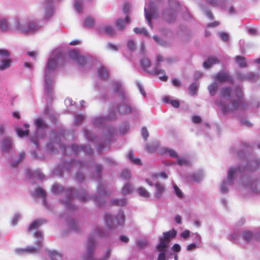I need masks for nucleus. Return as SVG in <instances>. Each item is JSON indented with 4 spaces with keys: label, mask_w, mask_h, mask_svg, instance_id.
I'll return each instance as SVG.
<instances>
[{
    "label": "nucleus",
    "mask_w": 260,
    "mask_h": 260,
    "mask_svg": "<svg viewBox=\"0 0 260 260\" xmlns=\"http://www.w3.org/2000/svg\"><path fill=\"white\" fill-rule=\"evenodd\" d=\"M234 93L236 99H233L231 102V106L221 105L222 110L223 113H228L235 111L243 105V93L241 89L236 87L234 90Z\"/></svg>",
    "instance_id": "f257e3e1"
},
{
    "label": "nucleus",
    "mask_w": 260,
    "mask_h": 260,
    "mask_svg": "<svg viewBox=\"0 0 260 260\" xmlns=\"http://www.w3.org/2000/svg\"><path fill=\"white\" fill-rule=\"evenodd\" d=\"M57 67V61L54 58H50L48 59L45 73V88L47 94L49 95L52 92V81H51V71L55 70Z\"/></svg>",
    "instance_id": "f03ea898"
},
{
    "label": "nucleus",
    "mask_w": 260,
    "mask_h": 260,
    "mask_svg": "<svg viewBox=\"0 0 260 260\" xmlns=\"http://www.w3.org/2000/svg\"><path fill=\"white\" fill-rule=\"evenodd\" d=\"M105 221L110 229L122 226L125 222V215L121 211H119L117 216L114 218L112 217L110 214H106L105 216Z\"/></svg>",
    "instance_id": "7ed1b4c3"
},
{
    "label": "nucleus",
    "mask_w": 260,
    "mask_h": 260,
    "mask_svg": "<svg viewBox=\"0 0 260 260\" xmlns=\"http://www.w3.org/2000/svg\"><path fill=\"white\" fill-rule=\"evenodd\" d=\"M141 65L144 71L152 75H159L160 74L164 75L159 77V79L163 81L168 80V77L165 75V71L160 69H157V66L155 67L152 70H150L149 68L151 66L150 60L147 58H144L141 60Z\"/></svg>",
    "instance_id": "20e7f679"
},
{
    "label": "nucleus",
    "mask_w": 260,
    "mask_h": 260,
    "mask_svg": "<svg viewBox=\"0 0 260 260\" xmlns=\"http://www.w3.org/2000/svg\"><path fill=\"white\" fill-rule=\"evenodd\" d=\"M9 56L10 53L7 50L0 49V70H5L10 67L12 60L9 58Z\"/></svg>",
    "instance_id": "39448f33"
},
{
    "label": "nucleus",
    "mask_w": 260,
    "mask_h": 260,
    "mask_svg": "<svg viewBox=\"0 0 260 260\" xmlns=\"http://www.w3.org/2000/svg\"><path fill=\"white\" fill-rule=\"evenodd\" d=\"M15 28L23 34H27L36 30V25L34 23H29L27 25L24 26L21 24L19 19L15 20Z\"/></svg>",
    "instance_id": "423d86ee"
},
{
    "label": "nucleus",
    "mask_w": 260,
    "mask_h": 260,
    "mask_svg": "<svg viewBox=\"0 0 260 260\" xmlns=\"http://www.w3.org/2000/svg\"><path fill=\"white\" fill-rule=\"evenodd\" d=\"M213 78L217 81H219L221 83L228 82L230 83L233 84L234 82V80L231 76L226 72L224 71H220L214 75L213 76Z\"/></svg>",
    "instance_id": "0eeeda50"
},
{
    "label": "nucleus",
    "mask_w": 260,
    "mask_h": 260,
    "mask_svg": "<svg viewBox=\"0 0 260 260\" xmlns=\"http://www.w3.org/2000/svg\"><path fill=\"white\" fill-rule=\"evenodd\" d=\"M95 249V242L93 238L89 237L87 242V251L85 257L86 259L94 260L93 254Z\"/></svg>",
    "instance_id": "6e6552de"
},
{
    "label": "nucleus",
    "mask_w": 260,
    "mask_h": 260,
    "mask_svg": "<svg viewBox=\"0 0 260 260\" xmlns=\"http://www.w3.org/2000/svg\"><path fill=\"white\" fill-rule=\"evenodd\" d=\"M2 151L4 153H9L13 149V143L10 137L5 138L2 142Z\"/></svg>",
    "instance_id": "1a4fd4ad"
},
{
    "label": "nucleus",
    "mask_w": 260,
    "mask_h": 260,
    "mask_svg": "<svg viewBox=\"0 0 260 260\" xmlns=\"http://www.w3.org/2000/svg\"><path fill=\"white\" fill-rule=\"evenodd\" d=\"M72 148L76 154H77L81 151H82L88 154H90L92 152V148L86 146H79L76 144H73L72 146Z\"/></svg>",
    "instance_id": "9d476101"
},
{
    "label": "nucleus",
    "mask_w": 260,
    "mask_h": 260,
    "mask_svg": "<svg viewBox=\"0 0 260 260\" xmlns=\"http://www.w3.org/2000/svg\"><path fill=\"white\" fill-rule=\"evenodd\" d=\"M154 186L156 189L154 194V197L157 199H160L165 191V187L160 183H156Z\"/></svg>",
    "instance_id": "9b49d317"
},
{
    "label": "nucleus",
    "mask_w": 260,
    "mask_h": 260,
    "mask_svg": "<svg viewBox=\"0 0 260 260\" xmlns=\"http://www.w3.org/2000/svg\"><path fill=\"white\" fill-rule=\"evenodd\" d=\"M233 93V91L231 87H224L221 89L220 96L224 99L228 100L232 97Z\"/></svg>",
    "instance_id": "f8f14e48"
},
{
    "label": "nucleus",
    "mask_w": 260,
    "mask_h": 260,
    "mask_svg": "<svg viewBox=\"0 0 260 260\" xmlns=\"http://www.w3.org/2000/svg\"><path fill=\"white\" fill-rule=\"evenodd\" d=\"M45 222V220L41 219H38L34 220L28 226L27 231L30 232L38 229Z\"/></svg>",
    "instance_id": "ddd939ff"
},
{
    "label": "nucleus",
    "mask_w": 260,
    "mask_h": 260,
    "mask_svg": "<svg viewBox=\"0 0 260 260\" xmlns=\"http://www.w3.org/2000/svg\"><path fill=\"white\" fill-rule=\"evenodd\" d=\"M119 112L123 114H130L132 111L131 106L127 103H124L120 106L119 108Z\"/></svg>",
    "instance_id": "4468645a"
},
{
    "label": "nucleus",
    "mask_w": 260,
    "mask_h": 260,
    "mask_svg": "<svg viewBox=\"0 0 260 260\" xmlns=\"http://www.w3.org/2000/svg\"><path fill=\"white\" fill-rule=\"evenodd\" d=\"M176 231L174 229H173L171 231L164 233V237L161 238L164 239V240L166 241L167 243H169L170 239L175 238L176 236Z\"/></svg>",
    "instance_id": "2eb2a0df"
},
{
    "label": "nucleus",
    "mask_w": 260,
    "mask_h": 260,
    "mask_svg": "<svg viewBox=\"0 0 260 260\" xmlns=\"http://www.w3.org/2000/svg\"><path fill=\"white\" fill-rule=\"evenodd\" d=\"M219 62V61L217 57L211 56L209 57L207 60L204 62L203 66L205 68H209L212 64L218 63Z\"/></svg>",
    "instance_id": "dca6fc26"
},
{
    "label": "nucleus",
    "mask_w": 260,
    "mask_h": 260,
    "mask_svg": "<svg viewBox=\"0 0 260 260\" xmlns=\"http://www.w3.org/2000/svg\"><path fill=\"white\" fill-rule=\"evenodd\" d=\"M168 244L169 243H167V242L164 240V239L160 238L159 243L156 246V249L160 252H166Z\"/></svg>",
    "instance_id": "f3484780"
},
{
    "label": "nucleus",
    "mask_w": 260,
    "mask_h": 260,
    "mask_svg": "<svg viewBox=\"0 0 260 260\" xmlns=\"http://www.w3.org/2000/svg\"><path fill=\"white\" fill-rule=\"evenodd\" d=\"M165 20L169 22L172 23L176 19V15L174 12H165L164 14Z\"/></svg>",
    "instance_id": "a211bd4d"
},
{
    "label": "nucleus",
    "mask_w": 260,
    "mask_h": 260,
    "mask_svg": "<svg viewBox=\"0 0 260 260\" xmlns=\"http://www.w3.org/2000/svg\"><path fill=\"white\" fill-rule=\"evenodd\" d=\"M100 33H105L106 35L109 36H114L116 35V33L111 26L107 25L105 26L102 29H100Z\"/></svg>",
    "instance_id": "6ab92c4d"
},
{
    "label": "nucleus",
    "mask_w": 260,
    "mask_h": 260,
    "mask_svg": "<svg viewBox=\"0 0 260 260\" xmlns=\"http://www.w3.org/2000/svg\"><path fill=\"white\" fill-rule=\"evenodd\" d=\"M0 28L3 31H7L10 29L8 21L5 18L0 19Z\"/></svg>",
    "instance_id": "aec40b11"
},
{
    "label": "nucleus",
    "mask_w": 260,
    "mask_h": 260,
    "mask_svg": "<svg viewBox=\"0 0 260 260\" xmlns=\"http://www.w3.org/2000/svg\"><path fill=\"white\" fill-rule=\"evenodd\" d=\"M235 60L240 68H245L246 67L247 63L245 61L246 58L245 57L238 55L235 57Z\"/></svg>",
    "instance_id": "412c9836"
},
{
    "label": "nucleus",
    "mask_w": 260,
    "mask_h": 260,
    "mask_svg": "<svg viewBox=\"0 0 260 260\" xmlns=\"http://www.w3.org/2000/svg\"><path fill=\"white\" fill-rule=\"evenodd\" d=\"M218 87V85L215 82H213L208 86V90L211 95L213 96L216 93Z\"/></svg>",
    "instance_id": "4be33fe9"
},
{
    "label": "nucleus",
    "mask_w": 260,
    "mask_h": 260,
    "mask_svg": "<svg viewBox=\"0 0 260 260\" xmlns=\"http://www.w3.org/2000/svg\"><path fill=\"white\" fill-rule=\"evenodd\" d=\"M127 157L135 165H140L141 160L138 158H135L134 157V153L133 151H130L127 154Z\"/></svg>",
    "instance_id": "5701e85b"
},
{
    "label": "nucleus",
    "mask_w": 260,
    "mask_h": 260,
    "mask_svg": "<svg viewBox=\"0 0 260 260\" xmlns=\"http://www.w3.org/2000/svg\"><path fill=\"white\" fill-rule=\"evenodd\" d=\"M242 237L244 240L249 241L251 239H253V234L250 231H245L242 233Z\"/></svg>",
    "instance_id": "b1692460"
},
{
    "label": "nucleus",
    "mask_w": 260,
    "mask_h": 260,
    "mask_svg": "<svg viewBox=\"0 0 260 260\" xmlns=\"http://www.w3.org/2000/svg\"><path fill=\"white\" fill-rule=\"evenodd\" d=\"M138 192L141 196L144 198H148L150 197V193L145 188L143 187H140L138 188Z\"/></svg>",
    "instance_id": "393cba45"
},
{
    "label": "nucleus",
    "mask_w": 260,
    "mask_h": 260,
    "mask_svg": "<svg viewBox=\"0 0 260 260\" xmlns=\"http://www.w3.org/2000/svg\"><path fill=\"white\" fill-rule=\"evenodd\" d=\"M99 76L103 79H105L108 77V72L106 68L104 67H100L98 70Z\"/></svg>",
    "instance_id": "a878e982"
},
{
    "label": "nucleus",
    "mask_w": 260,
    "mask_h": 260,
    "mask_svg": "<svg viewBox=\"0 0 260 260\" xmlns=\"http://www.w3.org/2000/svg\"><path fill=\"white\" fill-rule=\"evenodd\" d=\"M202 177L203 175L201 173H196L191 175V178L193 181L198 182L202 180Z\"/></svg>",
    "instance_id": "bb28decb"
},
{
    "label": "nucleus",
    "mask_w": 260,
    "mask_h": 260,
    "mask_svg": "<svg viewBox=\"0 0 260 260\" xmlns=\"http://www.w3.org/2000/svg\"><path fill=\"white\" fill-rule=\"evenodd\" d=\"M69 55L71 58L76 60L77 61V59L80 56V54L78 51L74 50H71L69 52Z\"/></svg>",
    "instance_id": "cd10ccee"
},
{
    "label": "nucleus",
    "mask_w": 260,
    "mask_h": 260,
    "mask_svg": "<svg viewBox=\"0 0 260 260\" xmlns=\"http://www.w3.org/2000/svg\"><path fill=\"white\" fill-rule=\"evenodd\" d=\"M49 254L52 260L61 259V255L56 251H49Z\"/></svg>",
    "instance_id": "c85d7f7f"
},
{
    "label": "nucleus",
    "mask_w": 260,
    "mask_h": 260,
    "mask_svg": "<svg viewBox=\"0 0 260 260\" xmlns=\"http://www.w3.org/2000/svg\"><path fill=\"white\" fill-rule=\"evenodd\" d=\"M236 169L235 168H231L228 171V181L232 182L233 176L235 173Z\"/></svg>",
    "instance_id": "c756f323"
},
{
    "label": "nucleus",
    "mask_w": 260,
    "mask_h": 260,
    "mask_svg": "<svg viewBox=\"0 0 260 260\" xmlns=\"http://www.w3.org/2000/svg\"><path fill=\"white\" fill-rule=\"evenodd\" d=\"M94 24V20L91 17H87L84 22V25L86 26H92Z\"/></svg>",
    "instance_id": "7c9ffc66"
},
{
    "label": "nucleus",
    "mask_w": 260,
    "mask_h": 260,
    "mask_svg": "<svg viewBox=\"0 0 260 260\" xmlns=\"http://www.w3.org/2000/svg\"><path fill=\"white\" fill-rule=\"evenodd\" d=\"M116 25L119 29L122 30L125 27L124 21L121 19H119L117 20Z\"/></svg>",
    "instance_id": "2f4dec72"
},
{
    "label": "nucleus",
    "mask_w": 260,
    "mask_h": 260,
    "mask_svg": "<svg viewBox=\"0 0 260 260\" xmlns=\"http://www.w3.org/2000/svg\"><path fill=\"white\" fill-rule=\"evenodd\" d=\"M197 90V86L196 84L193 83L190 85L188 88L189 93L191 95H194L196 94V92Z\"/></svg>",
    "instance_id": "473e14b6"
},
{
    "label": "nucleus",
    "mask_w": 260,
    "mask_h": 260,
    "mask_svg": "<svg viewBox=\"0 0 260 260\" xmlns=\"http://www.w3.org/2000/svg\"><path fill=\"white\" fill-rule=\"evenodd\" d=\"M134 31L136 34H144L148 36V32L144 28L136 27L134 28Z\"/></svg>",
    "instance_id": "72a5a7b5"
},
{
    "label": "nucleus",
    "mask_w": 260,
    "mask_h": 260,
    "mask_svg": "<svg viewBox=\"0 0 260 260\" xmlns=\"http://www.w3.org/2000/svg\"><path fill=\"white\" fill-rule=\"evenodd\" d=\"M122 193L124 195H127L130 193L132 191V188L129 184H126L122 189Z\"/></svg>",
    "instance_id": "f704fd0d"
},
{
    "label": "nucleus",
    "mask_w": 260,
    "mask_h": 260,
    "mask_svg": "<svg viewBox=\"0 0 260 260\" xmlns=\"http://www.w3.org/2000/svg\"><path fill=\"white\" fill-rule=\"evenodd\" d=\"M112 203L114 205L124 206L126 205V201L124 199L114 200Z\"/></svg>",
    "instance_id": "c9c22d12"
},
{
    "label": "nucleus",
    "mask_w": 260,
    "mask_h": 260,
    "mask_svg": "<svg viewBox=\"0 0 260 260\" xmlns=\"http://www.w3.org/2000/svg\"><path fill=\"white\" fill-rule=\"evenodd\" d=\"M121 177L125 179H128L131 177V174L128 170H124L121 174Z\"/></svg>",
    "instance_id": "e433bc0d"
},
{
    "label": "nucleus",
    "mask_w": 260,
    "mask_h": 260,
    "mask_svg": "<svg viewBox=\"0 0 260 260\" xmlns=\"http://www.w3.org/2000/svg\"><path fill=\"white\" fill-rule=\"evenodd\" d=\"M35 124L37 128H42L44 126L43 120L40 118L37 119L35 120Z\"/></svg>",
    "instance_id": "4c0bfd02"
},
{
    "label": "nucleus",
    "mask_w": 260,
    "mask_h": 260,
    "mask_svg": "<svg viewBox=\"0 0 260 260\" xmlns=\"http://www.w3.org/2000/svg\"><path fill=\"white\" fill-rule=\"evenodd\" d=\"M17 132L18 135L19 137H22L28 135L29 131L28 130L24 131L21 128H18L17 129Z\"/></svg>",
    "instance_id": "58836bf2"
},
{
    "label": "nucleus",
    "mask_w": 260,
    "mask_h": 260,
    "mask_svg": "<svg viewBox=\"0 0 260 260\" xmlns=\"http://www.w3.org/2000/svg\"><path fill=\"white\" fill-rule=\"evenodd\" d=\"M173 187L175 190V193L176 194V196L179 198H181L183 197V193L181 190L179 189V188L176 185H174L173 186Z\"/></svg>",
    "instance_id": "ea45409f"
},
{
    "label": "nucleus",
    "mask_w": 260,
    "mask_h": 260,
    "mask_svg": "<svg viewBox=\"0 0 260 260\" xmlns=\"http://www.w3.org/2000/svg\"><path fill=\"white\" fill-rule=\"evenodd\" d=\"M23 251L30 253H34L37 252L38 250L34 247L29 246L26 247L25 249L23 250Z\"/></svg>",
    "instance_id": "a19ab883"
},
{
    "label": "nucleus",
    "mask_w": 260,
    "mask_h": 260,
    "mask_svg": "<svg viewBox=\"0 0 260 260\" xmlns=\"http://www.w3.org/2000/svg\"><path fill=\"white\" fill-rule=\"evenodd\" d=\"M77 61L79 64L83 65L86 63V59L85 57L80 55L79 57L77 60Z\"/></svg>",
    "instance_id": "79ce46f5"
},
{
    "label": "nucleus",
    "mask_w": 260,
    "mask_h": 260,
    "mask_svg": "<svg viewBox=\"0 0 260 260\" xmlns=\"http://www.w3.org/2000/svg\"><path fill=\"white\" fill-rule=\"evenodd\" d=\"M220 37L223 41L228 42L229 40V35L225 32H220Z\"/></svg>",
    "instance_id": "37998d69"
},
{
    "label": "nucleus",
    "mask_w": 260,
    "mask_h": 260,
    "mask_svg": "<svg viewBox=\"0 0 260 260\" xmlns=\"http://www.w3.org/2000/svg\"><path fill=\"white\" fill-rule=\"evenodd\" d=\"M142 135L144 139L146 141L149 136V133L146 127H143L142 129Z\"/></svg>",
    "instance_id": "c03bdc74"
},
{
    "label": "nucleus",
    "mask_w": 260,
    "mask_h": 260,
    "mask_svg": "<svg viewBox=\"0 0 260 260\" xmlns=\"http://www.w3.org/2000/svg\"><path fill=\"white\" fill-rule=\"evenodd\" d=\"M180 236L182 238L186 239L190 236V231L188 230H186L180 234Z\"/></svg>",
    "instance_id": "a18cd8bd"
},
{
    "label": "nucleus",
    "mask_w": 260,
    "mask_h": 260,
    "mask_svg": "<svg viewBox=\"0 0 260 260\" xmlns=\"http://www.w3.org/2000/svg\"><path fill=\"white\" fill-rule=\"evenodd\" d=\"M145 17L147 21H148L149 25L151 26V15L148 13L147 12L146 9H145Z\"/></svg>",
    "instance_id": "49530a36"
},
{
    "label": "nucleus",
    "mask_w": 260,
    "mask_h": 260,
    "mask_svg": "<svg viewBox=\"0 0 260 260\" xmlns=\"http://www.w3.org/2000/svg\"><path fill=\"white\" fill-rule=\"evenodd\" d=\"M85 136L86 137V138L89 140V141H92L94 140V137H93V136H92V134L88 131H85Z\"/></svg>",
    "instance_id": "de8ad7c7"
},
{
    "label": "nucleus",
    "mask_w": 260,
    "mask_h": 260,
    "mask_svg": "<svg viewBox=\"0 0 260 260\" xmlns=\"http://www.w3.org/2000/svg\"><path fill=\"white\" fill-rule=\"evenodd\" d=\"M84 119V117L82 115H78L75 117V120L77 124L80 123Z\"/></svg>",
    "instance_id": "09e8293b"
},
{
    "label": "nucleus",
    "mask_w": 260,
    "mask_h": 260,
    "mask_svg": "<svg viewBox=\"0 0 260 260\" xmlns=\"http://www.w3.org/2000/svg\"><path fill=\"white\" fill-rule=\"evenodd\" d=\"M127 46L131 50H134L135 49V44L133 40H129L127 43Z\"/></svg>",
    "instance_id": "8fccbe9b"
},
{
    "label": "nucleus",
    "mask_w": 260,
    "mask_h": 260,
    "mask_svg": "<svg viewBox=\"0 0 260 260\" xmlns=\"http://www.w3.org/2000/svg\"><path fill=\"white\" fill-rule=\"evenodd\" d=\"M167 152L168 153L169 155L172 157L177 158V155L175 151L172 149H168Z\"/></svg>",
    "instance_id": "3c124183"
},
{
    "label": "nucleus",
    "mask_w": 260,
    "mask_h": 260,
    "mask_svg": "<svg viewBox=\"0 0 260 260\" xmlns=\"http://www.w3.org/2000/svg\"><path fill=\"white\" fill-rule=\"evenodd\" d=\"M104 119L102 117H99L94 119L93 123L95 125H98L103 122Z\"/></svg>",
    "instance_id": "603ef678"
},
{
    "label": "nucleus",
    "mask_w": 260,
    "mask_h": 260,
    "mask_svg": "<svg viewBox=\"0 0 260 260\" xmlns=\"http://www.w3.org/2000/svg\"><path fill=\"white\" fill-rule=\"evenodd\" d=\"M177 162L180 166L187 165L188 164L187 160L180 158H178Z\"/></svg>",
    "instance_id": "864d4df0"
},
{
    "label": "nucleus",
    "mask_w": 260,
    "mask_h": 260,
    "mask_svg": "<svg viewBox=\"0 0 260 260\" xmlns=\"http://www.w3.org/2000/svg\"><path fill=\"white\" fill-rule=\"evenodd\" d=\"M25 152H21L20 153H19V160H18V161L17 162V163L15 165H14L13 164L12 166H13V167H16L17 165V164L19 163V161H20L21 160L23 159L24 158V157H25Z\"/></svg>",
    "instance_id": "5fc2aeb1"
},
{
    "label": "nucleus",
    "mask_w": 260,
    "mask_h": 260,
    "mask_svg": "<svg viewBox=\"0 0 260 260\" xmlns=\"http://www.w3.org/2000/svg\"><path fill=\"white\" fill-rule=\"evenodd\" d=\"M37 193L39 196H41L42 198H45V193L43 189L41 188H38L37 189Z\"/></svg>",
    "instance_id": "6e6d98bb"
},
{
    "label": "nucleus",
    "mask_w": 260,
    "mask_h": 260,
    "mask_svg": "<svg viewBox=\"0 0 260 260\" xmlns=\"http://www.w3.org/2000/svg\"><path fill=\"white\" fill-rule=\"evenodd\" d=\"M192 121L194 123H200L201 121V118L199 116H194L192 118Z\"/></svg>",
    "instance_id": "4d7b16f0"
},
{
    "label": "nucleus",
    "mask_w": 260,
    "mask_h": 260,
    "mask_svg": "<svg viewBox=\"0 0 260 260\" xmlns=\"http://www.w3.org/2000/svg\"><path fill=\"white\" fill-rule=\"evenodd\" d=\"M129 5L128 3H125L123 8V11L125 14H128L129 11Z\"/></svg>",
    "instance_id": "13d9d810"
},
{
    "label": "nucleus",
    "mask_w": 260,
    "mask_h": 260,
    "mask_svg": "<svg viewBox=\"0 0 260 260\" xmlns=\"http://www.w3.org/2000/svg\"><path fill=\"white\" fill-rule=\"evenodd\" d=\"M80 200L82 202H85L87 200V196L85 191H83L82 194L79 197Z\"/></svg>",
    "instance_id": "bf43d9fd"
},
{
    "label": "nucleus",
    "mask_w": 260,
    "mask_h": 260,
    "mask_svg": "<svg viewBox=\"0 0 260 260\" xmlns=\"http://www.w3.org/2000/svg\"><path fill=\"white\" fill-rule=\"evenodd\" d=\"M162 60H163V58L161 56V55H158L157 56V59H156V61L155 63V67H156V66H157V69H159L158 68L159 64L160 62L162 61Z\"/></svg>",
    "instance_id": "052dcab7"
},
{
    "label": "nucleus",
    "mask_w": 260,
    "mask_h": 260,
    "mask_svg": "<svg viewBox=\"0 0 260 260\" xmlns=\"http://www.w3.org/2000/svg\"><path fill=\"white\" fill-rule=\"evenodd\" d=\"M170 103L175 108H178L180 106V103L178 101L173 100L171 101Z\"/></svg>",
    "instance_id": "680f3d73"
},
{
    "label": "nucleus",
    "mask_w": 260,
    "mask_h": 260,
    "mask_svg": "<svg viewBox=\"0 0 260 260\" xmlns=\"http://www.w3.org/2000/svg\"><path fill=\"white\" fill-rule=\"evenodd\" d=\"M172 250L175 252H178L181 250L180 246L178 244H175L173 246Z\"/></svg>",
    "instance_id": "e2e57ef3"
},
{
    "label": "nucleus",
    "mask_w": 260,
    "mask_h": 260,
    "mask_svg": "<svg viewBox=\"0 0 260 260\" xmlns=\"http://www.w3.org/2000/svg\"><path fill=\"white\" fill-rule=\"evenodd\" d=\"M107 47L110 50H113V51H116L117 50V47L116 46H115L114 44H113L111 43H109L107 44Z\"/></svg>",
    "instance_id": "0e129e2a"
},
{
    "label": "nucleus",
    "mask_w": 260,
    "mask_h": 260,
    "mask_svg": "<svg viewBox=\"0 0 260 260\" xmlns=\"http://www.w3.org/2000/svg\"><path fill=\"white\" fill-rule=\"evenodd\" d=\"M220 190L222 192L225 193L228 191V189L226 186L225 182H223L220 186Z\"/></svg>",
    "instance_id": "69168bd1"
},
{
    "label": "nucleus",
    "mask_w": 260,
    "mask_h": 260,
    "mask_svg": "<svg viewBox=\"0 0 260 260\" xmlns=\"http://www.w3.org/2000/svg\"><path fill=\"white\" fill-rule=\"evenodd\" d=\"M157 260H166V252H160L158 254Z\"/></svg>",
    "instance_id": "338daca9"
},
{
    "label": "nucleus",
    "mask_w": 260,
    "mask_h": 260,
    "mask_svg": "<svg viewBox=\"0 0 260 260\" xmlns=\"http://www.w3.org/2000/svg\"><path fill=\"white\" fill-rule=\"evenodd\" d=\"M75 7L78 11L80 12L81 11V9H82V6H81V4L80 3V2H76L75 3Z\"/></svg>",
    "instance_id": "774afa93"
}]
</instances>
